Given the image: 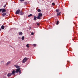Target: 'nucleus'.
Segmentation results:
<instances>
[{
  "label": "nucleus",
  "mask_w": 78,
  "mask_h": 78,
  "mask_svg": "<svg viewBox=\"0 0 78 78\" xmlns=\"http://www.w3.org/2000/svg\"><path fill=\"white\" fill-rule=\"evenodd\" d=\"M42 13H41V12H40L38 14V16L37 17V19H41V17H42Z\"/></svg>",
  "instance_id": "nucleus-1"
},
{
  "label": "nucleus",
  "mask_w": 78,
  "mask_h": 78,
  "mask_svg": "<svg viewBox=\"0 0 78 78\" xmlns=\"http://www.w3.org/2000/svg\"><path fill=\"white\" fill-rule=\"evenodd\" d=\"M19 72V73H21V71L20 70V68L17 69L16 70V73H18Z\"/></svg>",
  "instance_id": "nucleus-2"
},
{
  "label": "nucleus",
  "mask_w": 78,
  "mask_h": 78,
  "mask_svg": "<svg viewBox=\"0 0 78 78\" xmlns=\"http://www.w3.org/2000/svg\"><path fill=\"white\" fill-rule=\"evenodd\" d=\"M28 61V58L26 57L24 58L23 60L22 63H25V62H26V61Z\"/></svg>",
  "instance_id": "nucleus-3"
},
{
  "label": "nucleus",
  "mask_w": 78,
  "mask_h": 78,
  "mask_svg": "<svg viewBox=\"0 0 78 78\" xmlns=\"http://www.w3.org/2000/svg\"><path fill=\"white\" fill-rule=\"evenodd\" d=\"M2 11V12H6V10L5 9H0V12H1Z\"/></svg>",
  "instance_id": "nucleus-4"
},
{
  "label": "nucleus",
  "mask_w": 78,
  "mask_h": 78,
  "mask_svg": "<svg viewBox=\"0 0 78 78\" xmlns=\"http://www.w3.org/2000/svg\"><path fill=\"white\" fill-rule=\"evenodd\" d=\"M20 9L17 10L16 12V14H20Z\"/></svg>",
  "instance_id": "nucleus-5"
},
{
  "label": "nucleus",
  "mask_w": 78,
  "mask_h": 78,
  "mask_svg": "<svg viewBox=\"0 0 78 78\" xmlns=\"http://www.w3.org/2000/svg\"><path fill=\"white\" fill-rule=\"evenodd\" d=\"M14 66L15 67H16V68L17 69H19V68H20V66H18L17 65H14Z\"/></svg>",
  "instance_id": "nucleus-6"
},
{
  "label": "nucleus",
  "mask_w": 78,
  "mask_h": 78,
  "mask_svg": "<svg viewBox=\"0 0 78 78\" xmlns=\"http://www.w3.org/2000/svg\"><path fill=\"white\" fill-rule=\"evenodd\" d=\"M12 75V73H8L7 74V76H11Z\"/></svg>",
  "instance_id": "nucleus-7"
},
{
  "label": "nucleus",
  "mask_w": 78,
  "mask_h": 78,
  "mask_svg": "<svg viewBox=\"0 0 78 78\" xmlns=\"http://www.w3.org/2000/svg\"><path fill=\"white\" fill-rule=\"evenodd\" d=\"M60 14H61V13L60 12H58L57 13V16H60V15H61Z\"/></svg>",
  "instance_id": "nucleus-8"
},
{
  "label": "nucleus",
  "mask_w": 78,
  "mask_h": 78,
  "mask_svg": "<svg viewBox=\"0 0 78 78\" xmlns=\"http://www.w3.org/2000/svg\"><path fill=\"white\" fill-rule=\"evenodd\" d=\"M16 73V71H15V70H13L12 71V75H14V73Z\"/></svg>",
  "instance_id": "nucleus-9"
},
{
  "label": "nucleus",
  "mask_w": 78,
  "mask_h": 78,
  "mask_svg": "<svg viewBox=\"0 0 78 78\" xmlns=\"http://www.w3.org/2000/svg\"><path fill=\"white\" fill-rule=\"evenodd\" d=\"M37 17H36V16H34V20H36V18H37Z\"/></svg>",
  "instance_id": "nucleus-10"
},
{
  "label": "nucleus",
  "mask_w": 78,
  "mask_h": 78,
  "mask_svg": "<svg viewBox=\"0 0 78 78\" xmlns=\"http://www.w3.org/2000/svg\"><path fill=\"white\" fill-rule=\"evenodd\" d=\"M19 35H22V32H19Z\"/></svg>",
  "instance_id": "nucleus-11"
},
{
  "label": "nucleus",
  "mask_w": 78,
  "mask_h": 78,
  "mask_svg": "<svg viewBox=\"0 0 78 78\" xmlns=\"http://www.w3.org/2000/svg\"><path fill=\"white\" fill-rule=\"evenodd\" d=\"M6 13H4L2 14V16H6Z\"/></svg>",
  "instance_id": "nucleus-12"
},
{
  "label": "nucleus",
  "mask_w": 78,
  "mask_h": 78,
  "mask_svg": "<svg viewBox=\"0 0 78 78\" xmlns=\"http://www.w3.org/2000/svg\"><path fill=\"white\" fill-rule=\"evenodd\" d=\"M4 28H5V27H4V26L3 25L1 27V29H2V30H3Z\"/></svg>",
  "instance_id": "nucleus-13"
},
{
  "label": "nucleus",
  "mask_w": 78,
  "mask_h": 78,
  "mask_svg": "<svg viewBox=\"0 0 78 78\" xmlns=\"http://www.w3.org/2000/svg\"><path fill=\"white\" fill-rule=\"evenodd\" d=\"M37 11L38 12H41V9H38L37 10Z\"/></svg>",
  "instance_id": "nucleus-14"
},
{
  "label": "nucleus",
  "mask_w": 78,
  "mask_h": 78,
  "mask_svg": "<svg viewBox=\"0 0 78 78\" xmlns=\"http://www.w3.org/2000/svg\"><path fill=\"white\" fill-rule=\"evenodd\" d=\"M32 14H30V15H29L28 16V17H30L31 16H32Z\"/></svg>",
  "instance_id": "nucleus-15"
},
{
  "label": "nucleus",
  "mask_w": 78,
  "mask_h": 78,
  "mask_svg": "<svg viewBox=\"0 0 78 78\" xmlns=\"http://www.w3.org/2000/svg\"><path fill=\"white\" fill-rule=\"evenodd\" d=\"M10 63V62H8L6 64V66H7V65H8V64H9Z\"/></svg>",
  "instance_id": "nucleus-16"
},
{
  "label": "nucleus",
  "mask_w": 78,
  "mask_h": 78,
  "mask_svg": "<svg viewBox=\"0 0 78 78\" xmlns=\"http://www.w3.org/2000/svg\"><path fill=\"white\" fill-rule=\"evenodd\" d=\"M27 47H30V46H29V44H28L26 45Z\"/></svg>",
  "instance_id": "nucleus-17"
},
{
  "label": "nucleus",
  "mask_w": 78,
  "mask_h": 78,
  "mask_svg": "<svg viewBox=\"0 0 78 78\" xmlns=\"http://www.w3.org/2000/svg\"><path fill=\"white\" fill-rule=\"evenodd\" d=\"M22 40H24V36H23L22 37Z\"/></svg>",
  "instance_id": "nucleus-18"
},
{
  "label": "nucleus",
  "mask_w": 78,
  "mask_h": 78,
  "mask_svg": "<svg viewBox=\"0 0 78 78\" xmlns=\"http://www.w3.org/2000/svg\"><path fill=\"white\" fill-rule=\"evenodd\" d=\"M33 45L34 46V47H36V44H34Z\"/></svg>",
  "instance_id": "nucleus-19"
},
{
  "label": "nucleus",
  "mask_w": 78,
  "mask_h": 78,
  "mask_svg": "<svg viewBox=\"0 0 78 78\" xmlns=\"http://www.w3.org/2000/svg\"><path fill=\"white\" fill-rule=\"evenodd\" d=\"M52 5H53V6H55V3H53L52 4Z\"/></svg>",
  "instance_id": "nucleus-20"
},
{
  "label": "nucleus",
  "mask_w": 78,
  "mask_h": 78,
  "mask_svg": "<svg viewBox=\"0 0 78 78\" xmlns=\"http://www.w3.org/2000/svg\"><path fill=\"white\" fill-rule=\"evenodd\" d=\"M59 24V21H57V22L56 25H58Z\"/></svg>",
  "instance_id": "nucleus-21"
},
{
  "label": "nucleus",
  "mask_w": 78,
  "mask_h": 78,
  "mask_svg": "<svg viewBox=\"0 0 78 78\" xmlns=\"http://www.w3.org/2000/svg\"><path fill=\"white\" fill-rule=\"evenodd\" d=\"M56 12H59V10H56Z\"/></svg>",
  "instance_id": "nucleus-22"
},
{
  "label": "nucleus",
  "mask_w": 78,
  "mask_h": 78,
  "mask_svg": "<svg viewBox=\"0 0 78 78\" xmlns=\"http://www.w3.org/2000/svg\"><path fill=\"white\" fill-rule=\"evenodd\" d=\"M20 2H24V0H20Z\"/></svg>",
  "instance_id": "nucleus-23"
},
{
  "label": "nucleus",
  "mask_w": 78,
  "mask_h": 78,
  "mask_svg": "<svg viewBox=\"0 0 78 78\" xmlns=\"http://www.w3.org/2000/svg\"><path fill=\"white\" fill-rule=\"evenodd\" d=\"M31 34L32 35H34V33L33 32L32 33H31Z\"/></svg>",
  "instance_id": "nucleus-24"
},
{
  "label": "nucleus",
  "mask_w": 78,
  "mask_h": 78,
  "mask_svg": "<svg viewBox=\"0 0 78 78\" xmlns=\"http://www.w3.org/2000/svg\"><path fill=\"white\" fill-rule=\"evenodd\" d=\"M37 25L39 26L40 25V24L39 23H37Z\"/></svg>",
  "instance_id": "nucleus-25"
},
{
  "label": "nucleus",
  "mask_w": 78,
  "mask_h": 78,
  "mask_svg": "<svg viewBox=\"0 0 78 78\" xmlns=\"http://www.w3.org/2000/svg\"><path fill=\"white\" fill-rule=\"evenodd\" d=\"M4 8H5V7H6V5H5L4 6Z\"/></svg>",
  "instance_id": "nucleus-26"
},
{
  "label": "nucleus",
  "mask_w": 78,
  "mask_h": 78,
  "mask_svg": "<svg viewBox=\"0 0 78 78\" xmlns=\"http://www.w3.org/2000/svg\"><path fill=\"white\" fill-rule=\"evenodd\" d=\"M1 30V29L0 28V31Z\"/></svg>",
  "instance_id": "nucleus-27"
}]
</instances>
